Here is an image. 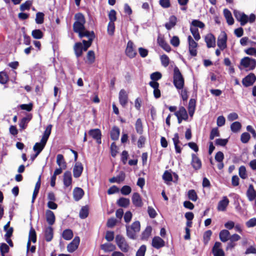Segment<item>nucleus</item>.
Instances as JSON below:
<instances>
[{"label": "nucleus", "mask_w": 256, "mask_h": 256, "mask_svg": "<svg viewBox=\"0 0 256 256\" xmlns=\"http://www.w3.org/2000/svg\"><path fill=\"white\" fill-rule=\"evenodd\" d=\"M74 18L76 20L73 24L74 32L78 33L80 38L88 36L90 32L87 30L85 28L86 19L84 15L80 12L77 13L74 15Z\"/></svg>", "instance_id": "nucleus-1"}, {"label": "nucleus", "mask_w": 256, "mask_h": 256, "mask_svg": "<svg viewBox=\"0 0 256 256\" xmlns=\"http://www.w3.org/2000/svg\"><path fill=\"white\" fill-rule=\"evenodd\" d=\"M173 83L178 90L182 89L184 85V80L179 68L175 66L174 69Z\"/></svg>", "instance_id": "nucleus-2"}, {"label": "nucleus", "mask_w": 256, "mask_h": 256, "mask_svg": "<svg viewBox=\"0 0 256 256\" xmlns=\"http://www.w3.org/2000/svg\"><path fill=\"white\" fill-rule=\"evenodd\" d=\"M127 236L132 239L136 238V234L139 232L140 229V224L139 221L134 222L130 226H126Z\"/></svg>", "instance_id": "nucleus-3"}, {"label": "nucleus", "mask_w": 256, "mask_h": 256, "mask_svg": "<svg viewBox=\"0 0 256 256\" xmlns=\"http://www.w3.org/2000/svg\"><path fill=\"white\" fill-rule=\"evenodd\" d=\"M240 65L248 68L247 70H252L256 67V60L246 56L240 60Z\"/></svg>", "instance_id": "nucleus-4"}, {"label": "nucleus", "mask_w": 256, "mask_h": 256, "mask_svg": "<svg viewBox=\"0 0 256 256\" xmlns=\"http://www.w3.org/2000/svg\"><path fill=\"white\" fill-rule=\"evenodd\" d=\"M116 242L120 249L124 252L128 251L130 246L125 238L120 234H118L116 236Z\"/></svg>", "instance_id": "nucleus-5"}, {"label": "nucleus", "mask_w": 256, "mask_h": 256, "mask_svg": "<svg viewBox=\"0 0 256 256\" xmlns=\"http://www.w3.org/2000/svg\"><path fill=\"white\" fill-rule=\"evenodd\" d=\"M228 37L226 32L224 31L221 32L218 36L217 41V45L221 50H224L226 48Z\"/></svg>", "instance_id": "nucleus-6"}, {"label": "nucleus", "mask_w": 256, "mask_h": 256, "mask_svg": "<svg viewBox=\"0 0 256 256\" xmlns=\"http://www.w3.org/2000/svg\"><path fill=\"white\" fill-rule=\"evenodd\" d=\"M234 14L236 20L240 22L242 26L246 25L248 22V16L244 12L234 10Z\"/></svg>", "instance_id": "nucleus-7"}, {"label": "nucleus", "mask_w": 256, "mask_h": 256, "mask_svg": "<svg viewBox=\"0 0 256 256\" xmlns=\"http://www.w3.org/2000/svg\"><path fill=\"white\" fill-rule=\"evenodd\" d=\"M125 54L130 58H133L136 56L137 52L134 48V44L132 41L129 40L128 42Z\"/></svg>", "instance_id": "nucleus-8"}, {"label": "nucleus", "mask_w": 256, "mask_h": 256, "mask_svg": "<svg viewBox=\"0 0 256 256\" xmlns=\"http://www.w3.org/2000/svg\"><path fill=\"white\" fill-rule=\"evenodd\" d=\"M88 133L90 136L95 140L98 144L102 143V134L101 130L99 128L91 129Z\"/></svg>", "instance_id": "nucleus-9"}, {"label": "nucleus", "mask_w": 256, "mask_h": 256, "mask_svg": "<svg viewBox=\"0 0 256 256\" xmlns=\"http://www.w3.org/2000/svg\"><path fill=\"white\" fill-rule=\"evenodd\" d=\"M256 80V76L254 73H250L242 80V84L245 87L250 86Z\"/></svg>", "instance_id": "nucleus-10"}, {"label": "nucleus", "mask_w": 256, "mask_h": 256, "mask_svg": "<svg viewBox=\"0 0 256 256\" xmlns=\"http://www.w3.org/2000/svg\"><path fill=\"white\" fill-rule=\"evenodd\" d=\"M212 252L214 256H225L224 252L222 248V244L219 242L214 243Z\"/></svg>", "instance_id": "nucleus-11"}, {"label": "nucleus", "mask_w": 256, "mask_h": 256, "mask_svg": "<svg viewBox=\"0 0 256 256\" xmlns=\"http://www.w3.org/2000/svg\"><path fill=\"white\" fill-rule=\"evenodd\" d=\"M157 42L158 45L167 52L171 51V48L168 44L164 40V36L159 35L157 38Z\"/></svg>", "instance_id": "nucleus-12"}, {"label": "nucleus", "mask_w": 256, "mask_h": 256, "mask_svg": "<svg viewBox=\"0 0 256 256\" xmlns=\"http://www.w3.org/2000/svg\"><path fill=\"white\" fill-rule=\"evenodd\" d=\"M88 38V40H82V43L84 44L83 50L84 51H86L88 48H90L92 42L93 40L95 38V34L94 31H91L89 33L88 36H85Z\"/></svg>", "instance_id": "nucleus-13"}, {"label": "nucleus", "mask_w": 256, "mask_h": 256, "mask_svg": "<svg viewBox=\"0 0 256 256\" xmlns=\"http://www.w3.org/2000/svg\"><path fill=\"white\" fill-rule=\"evenodd\" d=\"M80 242V238L78 236H76L73 240L68 245L67 250L70 252H73L78 248Z\"/></svg>", "instance_id": "nucleus-14"}, {"label": "nucleus", "mask_w": 256, "mask_h": 256, "mask_svg": "<svg viewBox=\"0 0 256 256\" xmlns=\"http://www.w3.org/2000/svg\"><path fill=\"white\" fill-rule=\"evenodd\" d=\"M32 115L31 114H28L26 116L22 118L19 122V126L20 130H25L28 126V123L31 120Z\"/></svg>", "instance_id": "nucleus-15"}, {"label": "nucleus", "mask_w": 256, "mask_h": 256, "mask_svg": "<svg viewBox=\"0 0 256 256\" xmlns=\"http://www.w3.org/2000/svg\"><path fill=\"white\" fill-rule=\"evenodd\" d=\"M192 158L191 165L194 169L196 170H200L202 166L200 158L194 154H192Z\"/></svg>", "instance_id": "nucleus-16"}, {"label": "nucleus", "mask_w": 256, "mask_h": 256, "mask_svg": "<svg viewBox=\"0 0 256 256\" xmlns=\"http://www.w3.org/2000/svg\"><path fill=\"white\" fill-rule=\"evenodd\" d=\"M204 41L208 48L216 46V38L213 34L211 33L207 34L204 37Z\"/></svg>", "instance_id": "nucleus-17"}, {"label": "nucleus", "mask_w": 256, "mask_h": 256, "mask_svg": "<svg viewBox=\"0 0 256 256\" xmlns=\"http://www.w3.org/2000/svg\"><path fill=\"white\" fill-rule=\"evenodd\" d=\"M72 179L71 172L66 171L63 175V183L64 187L68 188L72 184Z\"/></svg>", "instance_id": "nucleus-18"}, {"label": "nucleus", "mask_w": 256, "mask_h": 256, "mask_svg": "<svg viewBox=\"0 0 256 256\" xmlns=\"http://www.w3.org/2000/svg\"><path fill=\"white\" fill-rule=\"evenodd\" d=\"M84 168L82 164L80 162H77L75 164L73 168V175L75 178H78L82 175Z\"/></svg>", "instance_id": "nucleus-19"}, {"label": "nucleus", "mask_w": 256, "mask_h": 256, "mask_svg": "<svg viewBox=\"0 0 256 256\" xmlns=\"http://www.w3.org/2000/svg\"><path fill=\"white\" fill-rule=\"evenodd\" d=\"M132 200L133 204L138 208H140L143 205L142 198L138 192H134L132 198Z\"/></svg>", "instance_id": "nucleus-20"}, {"label": "nucleus", "mask_w": 256, "mask_h": 256, "mask_svg": "<svg viewBox=\"0 0 256 256\" xmlns=\"http://www.w3.org/2000/svg\"><path fill=\"white\" fill-rule=\"evenodd\" d=\"M118 98L120 104L122 107H125L128 102V96L124 90H120Z\"/></svg>", "instance_id": "nucleus-21"}, {"label": "nucleus", "mask_w": 256, "mask_h": 256, "mask_svg": "<svg viewBox=\"0 0 256 256\" xmlns=\"http://www.w3.org/2000/svg\"><path fill=\"white\" fill-rule=\"evenodd\" d=\"M152 246L156 248L159 249L164 246V241L159 236H154L152 240Z\"/></svg>", "instance_id": "nucleus-22"}, {"label": "nucleus", "mask_w": 256, "mask_h": 256, "mask_svg": "<svg viewBox=\"0 0 256 256\" xmlns=\"http://www.w3.org/2000/svg\"><path fill=\"white\" fill-rule=\"evenodd\" d=\"M246 195L250 201H253L256 198V190L252 184H250L246 192Z\"/></svg>", "instance_id": "nucleus-23"}, {"label": "nucleus", "mask_w": 256, "mask_h": 256, "mask_svg": "<svg viewBox=\"0 0 256 256\" xmlns=\"http://www.w3.org/2000/svg\"><path fill=\"white\" fill-rule=\"evenodd\" d=\"M126 178V174L124 171L120 172L116 176H114L109 179L110 183L116 182L120 184L124 182Z\"/></svg>", "instance_id": "nucleus-24"}, {"label": "nucleus", "mask_w": 256, "mask_h": 256, "mask_svg": "<svg viewBox=\"0 0 256 256\" xmlns=\"http://www.w3.org/2000/svg\"><path fill=\"white\" fill-rule=\"evenodd\" d=\"M149 85L154 88V95L156 98H158L161 96L160 90L159 89V83L158 82H150Z\"/></svg>", "instance_id": "nucleus-25"}, {"label": "nucleus", "mask_w": 256, "mask_h": 256, "mask_svg": "<svg viewBox=\"0 0 256 256\" xmlns=\"http://www.w3.org/2000/svg\"><path fill=\"white\" fill-rule=\"evenodd\" d=\"M84 194V190L78 187H76L73 190V197L76 201H78L83 197Z\"/></svg>", "instance_id": "nucleus-26"}, {"label": "nucleus", "mask_w": 256, "mask_h": 256, "mask_svg": "<svg viewBox=\"0 0 256 256\" xmlns=\"http://www.w3.org/2000/svg\"><path fill=\"white\" fill-rule=\"evenodd\" d=\"M46 220L50 226L53 225L56 220V217L54 212L49 210L46 212Z\"/></svg>", "instance_id": "nucleus-27"}, {"label": "nucleus", "mask_w": 256, "mask_h": 256, "mask_svg": "<svg viewBox=\"0 0 256 256\" xmlns=\"http://www.w3.org/2000/svg\"><path fill=\"white\" fill-rule=\"evenodd\" d=\"M176 17L172 15L169 18L168 22L166 23L164 26L168 30H170L176 25Z\"/></svg>", "instance_id": "nucleus-28"}, {"label": "nucleus", "mask_w": 256, "mask_h": 256, "mask_svg": "<svg viewBox=\"0 0 256 256\" xmlns=\"http://www.w3.org/2000/svg\"><path fill=\"white\" fill-rule=\"evenodd\" d=\"M228 204V199L226 196H224L223 199L218 202V210L221 211L225 210Z\"/></svg>", "instance_id": "nucleus-29"}, {"label": "nucleus", "mask_w": 256, "mask_h": 256, "mask_svg": "<svg viewBox=\"0 0 256 256\" xmlns=\"http://www.w3.org/2000/svg\"><path fill=\"white\" fill-rule=\"evenodd\" d=\"M54 236V230L51 226L46 228L44 232V238L46 242H50L53 238Z\"/></svg>", "instance_id": "nucleus-30"}, {"label": "nucleus", "mask_w": 256, "mask_h": 256, "mask_svg": "<svg viewBox=\"0 0 256 256\" xmlns=\"http://www.w3.org/2000/svg\"><path fill=\"white\" fill-rule=\"evenodd\" d=\"M175 116H178L180 117H182V118L184 120H188V116L187 114V112L186 108L182 106L179 108V110L174 112Z\"/></svg>", "instance_id": "nucleus-31"}, {"label": "nucleus", "mask_w": 256, "mask_h": 256, "mask_svg": "<svg viewBox=\"0 0 256 256\" xmlns=\"http://www.w3.org/2000/svg\"><path fill=\"white\" fill-rule=\"evenodd\" d=\"M75 54L77 58L81 56L82 54L83 46L80 42H76L74 47Z\"/></svg>", "instance_id": "nucleus-32"}, {"label": "nucleus", "mask_w": 256, "mask_h": 256, "mask_svg": "<svg viewBox=\"0 0 256 256\" xmlns=\"http://www.w3.org/2000/svg\"><path fill=\"white\" fill-rule=\"evenodd\" d=\"M172 141L174 142L176 152L179 154L181 153L182 148L178 146V144L180 143V141L179 140V134L178 133L174 134V136L172 138Z\"/></svg>", "instance_id": "nucleus-33"}, {"label": "nucleus", "mask_w": 256, "mask_h": 256, "mask_svg": "<svg viewBox=\"0 0 256 256\" xmlns=\"http://www.w3.org/2000/svg\"><path fill=\"white\" fill-rule=\"evenodd\" d=\"M230 232L227 230H222L219 233V237L220 240L222 242H227L230 238Z\"/></svg>", "instance_id": "nucleus-34"}, {"label": "nucleus", "mask_w": 256, "mask_h": 256, "mask_svg": "<svg viewBox=\"0 0 256 256\" xmlns=\"http://www.w3.org/2000/svg\"><path fill=\"white\" fill-rule=\"evenodd\" d=\"M56 164L60 166L64 170L66 168V163L64 158V156L62 154H58L56 156Z\"/></svg>", "instance_id": "nucleus-35"}, {"label": "nucleus", "mask_w": 256, "mask_h": 256, "mask_svg": "<svg viewBox=\"0 0 256 256\" xmlns=\"http://www.w3.org/2000/svg\"><path fill=\"white\" fill-rule=\"evenodd\" d=\"M46 144V142L40 140V142H36L35 144L33 147V150L37 154L38 153L40 154L44 148Z\"/></svg>", "instance_id": "nucleus-36"}, {"label": "nucleus", "mask_w": 256, "mask_h": 256, "mask_svg": "<svg viewBox=\"0 0 256 256\" xmlns=\"http://www.w3.org/2000/svg\"><path fill=\"white\" fill-rule=\"evenodd\" d=\"M224 14L226 20V22L228 25H232L234 23V20L232 16L231 12L226 8L224 10Z\"/></svg>", "instance_id": "nucleus-37"}, {"label": "nucleus", "mask_w": 256, "mask_h": 256, "mask_svg": "<svg viewBox=\"0 0 256 256\" xmlns=\"http://www.w3.org/2000/svg\"><path fill=\"white\" fill-rule=\"evenodd\" d=\"M52 127V126L51 124H48L46 126V128L44 132L42 138L41 139L42 140L46 142V143L47 142L48 138L51 134Z\"/></svg>", "instance_id": "nucleus-38"}, {"label": "nucleus", "mask_w": 256, "mask_h": 256, "mask_svg": "<svg viewBox=\"0 0 256 256\" xmlns=\"http://www.w3.org/2000/svg\"><path fill=\"white\" fill-rule=\"evenodd\" d=\"M120 130L119 128L116 126H114L110 131V138L114 140H116L118 139L120 136Z\"/></svg>", "instance_id": "nucleus-39"}, {"label": "nucleus", "mask_w": 256, "mask_h": 256, "mask_svg": "<svg viewBox=\"0 0 256 256\" xmlns=\"http://www.w3.org/2000/svg\"><path fill=\"white\" fill-rule=\"evenodd\" d=\"M116 248V246L111 243H105L100 245V248L105 252L114 251Z\"/></svg>", "instance_id": "nucleus-40"}, {"label": "nucleus", "mask_w": 256, "mask_h": 256, "mask_svg": "<svg viewBox=\"0 0 256 256\" xmlns=\"http://www.w3.org/2000/svg\"><path fill=\"white\" fill-rule=\"evenodd\" d=\"M116 204L119 206L127 208L130 204V200L128 198L122 197L117 200Z\"/></svg>", "instance_id": "nucleus-41"}, {"label": "nucleus", "mask_w": 256, "mask_h": 256, "mask_svg": "<svg viewBox=\"0 0 256 256\" xmlns=\"http://www.w3.org/2000/svg\"><path fill=\"white\" fill-rule=\"evenodd\" d=\"M135 128L136 132L140 134H142L144 132L143 124L140 118L136 120L135 124Z\"/></svg>", "instance_id": "nucleus-42"}, {"label": "nucleus", "mask_w": 256, "mask_h": 256, "mask_svg": "<svg viewBox=\"0 0 256 256\" xmlns=\"http://www.w3.org/2000/svg\"><path fill=\"white\" fill-rule=\"evenodd\" d=\"M152 228L151 226H147L145 230L142 232L141 239L142 240H147L151 235Z\"/></svg>", "instance_id": "nucleus-43"}, {"label": "nucleus", "mask_w": 256, "mask_h": 256, "mask_svg": "<svg viewBox=\"0 0 256 256\" xmlns=\"http://www.w3.org/2000/svg\"><path fill=\"white\" fill-rule=\"evenodd\" d=\"M74 236L73 232L70 229L64 230L62 233V237L66 240H70Z\"/></svg>", "instance_id": "nucleus-44"}, {"label": "nucleus", "mask_w": 256, "mask_h": 256, "mask_svg": "<svg viewBox=\"0 0 256 256\" xmlns=\"http://www.w3.org/2000/svg\"><path fill=\"white\" fill-rule=\"evenodd\" d=\"M44 36L43 32L40 29H36L32 32V36L35 39H41Z\"/></svg>", "instance_id": "nucleus-45"}, {"label": "nucleus", "mask_w": 256, "mask_h": 256, "mask_svg": "<svg viewBox=\"0 0 256 256\" xmlns=\"http://www.w3.org/2000/svg\"><path fill=\"white\" fill-rule=\"evenodd\" d=\"M32 241L33 243H36V234L35 230L31 226L28 234V240Z\"/></svg>", "instance_id": "nucleus-46"}, {"label": "nucleus", "mask_w": 256, "mask_h": 256, "mask_svg": "<svg viewBox=\"0 0 256 256\" xmlns=\"http://www.w3.org/2000/svg\"><path fill=\"white\" fill-rule=\"evenodd\" d=\"M80 217L82 219L86 218L88 216V208L86 206H82L80 211Z\"/></svg>", "instance_id": "nucleus-47"}, {"label": "nucleus", "mask_w": 256, "mask_h": 256, "mask_svg": "<svg viewBox=\"0 0 256 256\" xmlns=\"http://www.w3.org/2000/svg\"><path fill=\"white\" fill-rule=\"evenodd\" d=\"M9 76L6 72L2 71L0 72V84H4L8 82Z\"/></svg>", "instance_id": "nucleus-48"}, {"label": "nucleus", "mask_w": 256, "mask_h": 256, "mask_svg": "<svg viewBox=\"0 0 256 256\" xmlns=\"http://www.w3.org/2000/svg\"><path fill=\"white\" fill-rule=\"evenodd\" d=\"M242 128V124L239 122H232L230 125L231 130L234 132H238Z\"/></svg>", "instance_id": "nucleus-49"}, {"label": "nucleus", "mask_w": 256, "mask_h": 256, "mask_svg": "<svg viewBox=\"0 0 256 256\" xmlns=\"http://www.w3.org/2000/svg\"><path fill=\"white\" fill-rule=\"evenodd\" d=\"M87 60L88 62V63L90 64H93L95 61V54L94 51L93 50H89L88 52L87 56H86Z\"/></svg>", "instance_id": "nucleus-50"}, {"label": "nucleus", "mask_w": 256, "mask_h": 256, "mask_svg": "<svg viewBox=\"0 0 256 256\" xmlns=\"http://www.w3.org/2000/svg\"><path fill=\"white\" fill-rule=\"evenodd\" d=\"M212 235V232L211 230H208L206 231L203 235V242L204 244H207L210 239Z\"/></svg>", "instance_id": "nucleus-51"}, {"label": "nucleus", "mask_w": 256, "mask_h": 256, "mask_svg": "<svg viewBox=\"0 0 256 256\" xmlns=\"http://www.w3.org/2000/svg\"><path fill=\"white\" fill-rule=\"evenodd\" d=\"M188 198L193 202H196L198 200V195L194 190H190L188 192Z\"/></svg>", "instance_id": "nucleus-52"}, {"label": "nucleus", "mask_w": 256, "mask_h": 256, "mask_svg": "<svg viewBox=\"0 0 256 256\" xmlns=\"http://www.w3.org/2000/svg\"><path fill=\"white\" fill-rule=\"evenodd\" d=\"M44 14L42 12H38L36 14V18L35 19L36 22L37 24H42L44 22Z\"/></svg>", "instance_id": "nucleus-53"}, {"label": "nucleus", "mask_w": 256, "mask_h": 256, "mask_svg": "<svg viewBox=\"0 0 256 256\" xmlns=\"http://www.w3.org/2000/svg\"><path fill=\"white\" fill-rule=\"evenodd\" d=\"M190 31L194 36L196 40L198 41L200 38V36L198 32V28H193L192 26H190Z\"/></svg>", "instance_id": "nucleus-54"}, {"label": "nucleus", "mask_w": 256, "mask_h": 256, "mask_svg": "<svg viewBox=\"0 0 256 256\" xmlns=\"http://www.w3.org/2000/svg\"><path fill=\"white\" fill-rule=\"evenodd\" d=\"M162 77V74L160 72H156L152 73L150 76V78L152 80L151 82H157Z\"/></svg>", "instance_id": "nucleus-55"}, {"label": "nucleus", "mask_w": 256, "mask_h": 256, "mask_svg": "<svg viewBox=\"0 0 256 256\" xmlns=\"http://www.w3.org/2000/svg\"><path fill=\"white\" fill-rule=\"evenodd\" d=\"M191 25L193 26V28H203L205 26L204 24L198 20H194L192 22Z\"/></svg>", "instance_id": "nucleus-56"}, {"label": "nucleus", "mask_w": 256, "mask_h": 256, "mask_svg": "<svg viewBox=\"0 0 256 256\" xmlns=\"http://www.w3.org/2000/svg\"><path fill=\"white\" fill-rule=\"evenodd\" d=\"M160 60L162 65L164 67H167L170 64V59L168 56L165 54L160 56Z\"/></svg>", "instance_id": "nucleus-57"}, {"label": "nucleus", "mask_w": 256, "mask_h": 256, "mask_svg": "<svg viewBox=\"0 0 256 256\" xmlns=\"http://www.w3.org/2000/svg\"><path fill=\"white\" fill-rule=\"evenodd\" d=\"M33 104L30 102L28 104H22L19 106V107L22 110H26L27 112H30L32 110L33 108Z\"/></svg>", "instance_id": "nucleus-58"}, {"label": "nucleus", "mask_w": 256, "mask_h": 256, "mask_svg": "<svg viewBox=\"0 0 256 256\" xmlns=\"http://www.w3.org/2000/svg\"><path fill=\"white\" fill-rule=\"evenodd\" d=\"M32 2L30 0H27L24 3L22 4L20 6V10L22 12L26 10H29L32 6Z\"/></svg>", "instance_id": "nucleus-59"}, {"label": "nucleus", "mask_w": 256, "mask_h": 256, "mask_svg": "<svg viewBox=\"0 0 256 256\" xmlns=\"http://www.w3.org/2000/svg\"><path fill=\"white\" fill-rule=\"evenodd\" d=\"M115 30V24L114 22H109L108 26L107 32L109 35H114Z\"/></svg>", "instance_id": "nucleus-60"}, {"label": "nucleus", "mask_w": 256, "mask_h": 256, "mask_svg": "<svg viewBox=\"0 0 256 256\" xmlns=\"http://www.w3.org/2000/svg\"><path fill=\"white\" fill-rule=\"evenodd\" d=\"M238 174L240 176L242 179H246L247 178L246 168L244 166H242L240 167Z\"/></svg>", "instance_id": "nucleus-61"}, {"label": "nucleus", "mask_w": 256, "mask_h": 256, "mask_svg": "<svg viewBox=\"0 0 256 256\" xmlns=\"http://www.w3.org/2000/svg\"><path fill=\"white\" fill-rule=\"evenodd\" d=\"M10 248L5 243H2L0 246V250L2 256H4L5 254L9 252Z\"/></svg>", "instance_id": "nucleus-62"}, {"label": "nucleus", "mask_w": 256, "mask_h": 256, "mask_svg": "<svg viewBox=\"0 0 256 256\" xmlns=\"http://www.w3.org/2000/svg\"><path fill=\"white\" fill-rule=\"evenodd\" d=\"M116 12L114 10H111L108 13V16L110 20L109 22H114L116 20Z\"/></svg>", "instance_id": "nucleus-63"}, {"label": "nucleus", "mask_w": 256, "mask_h": 256, "mask_svg": "<svg viewBox=\"0 0 256 256\" xmlns=\"http://www.w3.org/2000/svg\"><path fill=\"white\" fill-rule=\"evenodd\" d=\"M250 138V134L246 132H243L240 136V140L244 144H246L248 142Z\"/></svg>", "instance_id": "nucleus-64"}]
</instances>
